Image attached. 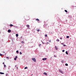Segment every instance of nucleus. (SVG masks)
I'll return each mask as SVG.
<instances>
[{
    "label": "nucleus",
    "mask_w": 76,
    "mask_h": 76,
    "mask_svg": "<svg viewBox=\"0 0 76 76\" xmlns=\"http://www.w3.org/2000/svg\"><path fill=\"white\" fill-rule=\"evenodd\" d=\"M43 74L45 75H47V74L46 72L44 73Z\"/></svg>",
    "instance_id": "obj_6"
},
{
    "label": "nucleus",
    "mask_w": 76,
    "mask_h": 76,
    "mask_svg": "<svg viewBox=\"0 0 76 76\" xmlns=\"http://www.w3.org/2000/svg\"><path fill=\"white\" fill-rule=\"evenodd\" d=\"M39 45H41V44H40Z\"/></svg>",
    "instance_id": "obj_41"
},
{
    "label": "nucleus",
    "mask_w": 76,
    "mask_h": 76,
    "mask_svg": "<svg viewBox=\"0 0 76 76\" xmlns=\"http://www.w3.org/2000/svg\"><path fill=\"white\" fill-rule=\"evenodd\" d=\"M3 64H4V62H3Z\"/></svg>",
    "instance_id": "obj_35"
},
{
    "label": "nucleus",
    "mask_w": 76,
    "mask_h": 76,
    "mask_svg": "<svg viewBox=\"0 0 76 76\" xmlns=\"http://www.w3.org/2000/svg\"><path fill=\"white\" fill-rule=\"evenodd\" d=\"M6 76H8V74H6Z\"/></svg>",
    "instance_id": "obj_28"
},
{
    "label": "nucleus",
    "mask_w": 76,
    "mask_h": 76,
    "mask_svg": "<svg viewBox=\"0 0 76 76\" xmlns=\"http://www.w3.org/2000/svg\"><path fill=\"white\" fill-rule=\"evenodd\" d=\"M21 43H22L23 44V41H22L21 42Z\"/></svg>",
    "instance_id": "obj_30"
},
{
    "label": "nucleus",
    "mask_w": 76,
    "mask_h": 76,
    "mask_svg": "<svg viewBox=\"0 0 76 76\" xmlns=\"http://www.w3.org/2000/svg\"><path fill=\"white\" fill-rule=\"evenodd\" d=\"M6 58H9V57H6Z\"/></svg>",
    "instance_id": "obj_36"
},
{
    "label": "nucleus",
    "mask_w": 76,
    "mask_h": 76,
    "mask_svg": "<svg viewBox=\"0 0 76 76\" xmlns=\"http://www.w3.org/2000/svg\"><path fill=\"white\" fill-rule=\"evenodd\" d=\"M16 58H14V60H16Z\"/></svg>",
    "instance_id": "obj_20"
},
{
    "label": "nucleus",
    "mask_w": 76,
    "mask_h": 76,
    "mask_svg": "<svg viewBox=\"0 0 76 76\" xmlns=\"http://www.w3.org/2000/svg\"><path fill=\"white\" fill-rule=\"evenodd\" d=\"M62 52H64V50H63Z\"/></svg>",
    "instance_id": "obj_29"
},
{
    "label": "nucleus",
    "mask_w": 76,
    "mask_h": 76,
    "mask_svg": "<svg viewBox=\"0 0 76 76\" xmlns=\"http://www.w3.org/2000/svg\"><path fill=\"white\" fill-rule=\"evenodd\" d=\"M65 66H68V64H65Z\"/></svg>",
    "instance_id": "obj_16"
},
{
    "label": "nucleus",
    "mask_w": 76,
    "mask_h": 76,
    "mask_svg": "<svg viewBox=\"0 0 76 76\" xmlns=\"http://www.w3.org/2000/svg\"><path fill=\"white\" fill-rule=\"evenodd\" d=\"M45 37H47V35L46 34V35H45Z\"/></svg>",
    "instance_id": "obj_23"
},
{
    "label": "nucleus",
    "mask_w": 76,
    "mask_h": 76,
    "mask_svg": "<svg viewBox=\"0 0 76 76\" xmlns=\"http://www.w3.org/2000/svg\"><path fill=\"white\" fill-rule=\"evenodd\" d=\"M63 46H64V47H66V45H64Z\"/></svg>",
    "instance_id": "obj_22"
},
{
    "label": "nucleus",
    "mask_w": 76,
    "mask_h": 76,
    "mask_svg": "<svg viewBox=\"0 0 76 76\" xmlns=\"http://www.w3.org/2000/svg\"><path fill=\"white\" fill-rule=\"evenodd\" d=\"M15 58H17V56H16L15 57Z\"/></svg>",
    "instance_id": "obj_40"
},
{
    "label": "nucleus",
    "mask_w": 76,
    "mask_h": 76,
    "mask_svg": "<svg viewBox=\"0 0 76 76\" xmlns=\"http://www.w3.org/2000/svg\"><path fill=\"white\" fill-rule=\"evenodd\" d=\"M16 53H17V54H18V53H19V51H18V50H17L16 51Z\"/></svg>",
    "instance_id": "obj_12"
},
{
    "label": "nucleus",
    "mask_w": 76,
    "mask_h": 76,
    "mask_svg": "<svg viewBox=\"0 0 76 76\" xmlns=\"http://www.w3.org/2000/svg\"><path fill=\"white\" fill-rule=\"evenodd\" d=\"M0 74H1V75H4V73L0 72Z\"/></svg>",
    "instance_id": "obj_7"
},
{
    "label": "nucleus",
    "mask_w": 76,
    "mask_h": 76,
    "mask_svg": "<svg viewBox=\"0 0 76 76\" xmlns=\"http://www.w3.org/2000/svg\"><path fill=\"white\" fill-rule=\"evenodd\" d=\"M3 53H4V54H5V52L4 51L3 52Z\"/></svg>",
    "instance_id": "obj_37"
},
{
    "label": "nucleus",
    "mask_w": 76,
    "mask_h": 76,
    "mask_svg": "<svg viewBox=\"0 0 76 76\" xmlns=\"http://www.w3.org/2000/svg\"><path fill=\"white\" fill-rule=\"evenodd\" d=\"M55 49H56V50H57L58 49V48H57V47L56 46L55 47Z\"/></svg>",
    "instance_id": "obj_9"
},
{
    "label": "nucleus",
    "mask_w": 76,
    "mask_h": 76,
    "mask_svg": "<svg viewBox=\"0 0 76 76\" xmlns=\"http://www.w3.org/2000/svg\"><path fill=\"white\" fill-rule=\"evenodd\" d=\"M60 39H62V37H60Z\"/></svg>",
    "instance_id": "obj_31"
},
{
    "label": "nucleus",
    "mask_w": 76,
    "mask_h": 76,
    "mask_svg": "<svg viewBox=\"0 0 76 76\" xmlns=\"http://www.w3.org/2000/svg\"><path fill=\"white\" fill-rule=\"evenodd\" d=\"M49 42H51V41H49Z\"/></svg>",
    "instance_id": "obj_42"
},
{
    "label": "nucleus",
    "mask_w": 76,
    "mask_h": 76,
    "mask_svg": "<svg viewBox=\"0 0 76 76\" xmlns=\"http://www.w3.org/2000/svg\"><path fill=\"white\" fill-rule=\"evenodd\" d=\"M8 32L9 33H10V32H11V30L10 29H9V30H8Z\"/></svg>",
    "instance_id": "obj_3"
},
{
    "label": "nucleus",
    "mask_w": 76,
    "mask_h": 76,
    "mask_svg": "<svg viewBox=\"0 0 76 76\" xmlns=\"http://www.w3.org/2000/svg\"><path fill=\"white\" fill-rule=\"evenodd\" d=\"M69 38V36H66L67 38Z\"/></svg>",
    "instance_id": "obj_15"
},
{
    "label": "nucleus",
    "mask_w": 76,
    "mask_h": 76,
    "mask_svg": "<svg viewBox=\"0 0 76 76\" xmlns=\"http://www.w3.org/2000/svg\"><path fill=\"white\" fill-rule=\"evenodd\" d=\"M61 44H62V45H64V43H62Z\"/></svg>",
    "instance_id": "obj_25"
},
{
    "label": "nucleus",
    "mask_w": 76,
    "mask_h": 76,
    "mask_svg": "<svg viewBox=\"0 0 76 76\" xmlns=\"http://www.w3.org/2000/svg\"><path fill=\"white\" fill-rule=\"evenodd\" d=\"M26 26H27V27H29V25H26Z\"/></svg>",
    "instance_id": "obj_11"
},
{
    "label": "nucleus",
    "mask_w": 76,
    "mask_h": 76,
    "mask_svg": "<svg viewBox=\"0 0 76 76\" xmlns=\"http://www.w3.org/2000/svg\"><path fill=\"white\" fill-rule=\"evenodd\" d=\"M31 75H32V74Z\"/></svg>",
    "instance_id": "obj_44"
},
{
    "label": "nucleus",
    "mask_w": 76,
    "mask_h": 76,
    "mask_svg": "<svg viewBox=\"0 0 76 76\" xmlns=\"http://www.w3.org/2000/svg\"><path fill=\"white\" fill-rule=\"evenodd\" d=\"M3 56V55H2V54H1V53H0V56Z\"/></svg>",
    "instance_id": "obj_19"
},
{
    "label": "nucleus",
    "mask_w": 76,
    "mask_h": 76,
    "mask_svg": "<svg viewBox=\"0 0 76 76\" xmlns=\"http://www.w3.org/2000/svg\"><path fill=\"white\" fill-rule=\"evenodd\" d=\"M35 20H37V21H39V19H36Z\"/></svg>",
    "instance_id": "obj_5"
},
{
    "label": "nucleus",
    "mask_w": 76,
    "mask_h": 76,
    "mask_svg": "<svg viewBox=\"0 0 76 76\" xmlns=\"http://www.w3.org/2000/svg\"><path fill=\"white\" fill-rule=\"evenodd\" d=\"M32 60L34 61V62H36V59L35 58H32Z\"/></svg>",
    "instance_id": "obj_1"
},
{
    "label": "nucleus",
    "mask_w": 76,
    "mask_h": 76,
    "mask_svg": "<svg viewBox=\"0 0 76 76\" xmlns=\"http://www.w3.org/2000/svg\"><path fill=\"white\" fill-rule=\"evenodd\" d=\"M66 54H67V55L68 54V52H67V51H66Z\"/></svg>",
    "instance_id": "obj_13"
},
{
    "label": "nucleus",
    "mask_w": 76,
    "mask_h": 76,
    "mask_svg": "<svg viewBox=\"0 0 76 76\" xmlns=\"http://www.w3.org/2000/svg\"><path fill=\"white\" fill-rule=\"evenodd\" d=\"M65 12H66V13H67L68 12L66 10H65Z\"/></svg>",
    "instance_id": "obj_14"
},
{
    "label": "nucleus",
    "mask_w": 76,
    "mask_h": 76,
    "mask_svg": "<svg viewBox=\"0 0 76 76\" xmlns=\"http://www.w3.org/2000/svg\"><path fill=\"white\" fill-rule=\"evenodd\" d=\"M15 67H17V65H15Z\"/></svg>",
    "instance_id": "obj_38"
},
{
    "label": "nucleus",
    "mask_w": 76,
    "mask_h": 76,
    "mask_svg": "<svg viewBox=\"0 0 76 76\" xmlns=\"http://www.w3.org/2000/svg\"><path fill=\"white\" fill-rule=\"evenodd\" d=\"M9 67H10V66H9Z\"/></svg>",
    "instance_id": "obj_45"
},
{
    "label": "nucleus",
    "mask_w": 76,
    "mask_h": 76,
    "mask_svg": "<svg viewBox=\"0 0 76 76\" xmlns=\"http://www.w3.org/2000/svg\"><path fill=\"white\" fill-rule=\"evenodd\" d=\"M42 43L43 44H44V42H42Z\"/></svg>",
    "instance_id": "obj_33"
},
{
    "label": "nucleus",
    "mask_w": 76,
    "mask_h": 76,
    "mask_svg": "<svg viewBox=\"0 0 76 76\" xmlns=\"http://www.w3.org/2000/svg\"><path fill=\"white\" fill-rule=\"evenodd\" d=\"M16 69H18V67H16Z\"/></svg>",
    "instance_id": "obj_34"
},
{
    "label": "nucleus",
    "mask_w": 76,
    "mask_h": 76,
    "mask_svg": "<svg viewBox=\"0 0 76 76\" xmlns=\"http://www.w3.org/2000/svg\"><path fill=\"white\" fill-rule=\"evenodd\" d=\"M22 38V37H21V38Z\"/></svg>",
    "instance_id": "obj_47"
},
{
    "label": "nucleus",
    "mask_w": 76,
    "mask_h": 76,
    "mask_svg": "<svg viewBox=\"0 0 76 76\" xmlns=\"http://www.w3.org/2000/svg\"><path fill=\"white\" fill-rule=\"evenodd\" d=\"M22 38V37H21V38Z\"/></svg>",
    "instance_id": "obj_46"
},
{
    "label": "nucleus",
    "mask_w": 76,
    "mask_h": 76,
    "mask_svg": "<svg viewBox=\"0 0 76 76\" xmlns=\"http://www.w3.org/2000/svg\"><path fill=\"white\" fill-rule=\"evenodd\" d=\"M37 31H38V32H39V29H38L37 30Z\"/></svg>",
    "instance_id": "obj_21"
},
{
    "label": "nucleus",
    "mask_w": 76,
    "mask_h": 76,
    "mask_svg": "<svg viewBox=\"0 0 76 76\" xmlns=\"http://www.w3.org/2000/svg\"><path fill=\"white\" fill-rule=\"evenodd\" d=\"M25 69H28V67H25L24 68Z\"/></svg>",
    "instance_id": "obj_17"
},
{
    "label": "nucleus",
    "mask_w": 76,
    "mask_h": 76,
    "mask_svg": "<svg viewBox=\"0 0 76 76\" xmlns=\"http://www.w3.org/2000/svg\"><path fill=\"white\" fill-rule=\"evenodd\" d=\"M19 35H18V34H16V36L17 37H18Z\"/></svg>",
    "instance_id": "obj_8"
},
{
    "label": "nucleus",
    "mask_w": 76,
    "mask_h": 76,
    "mask_svg": "<svg viewBox=\"0 0 76 76\" xmlns=\"http://www.w3.org/2000/svg\"><path fill=\"white\" fill-rule=\"evenodd\" d=\"M47 60V58H43L42 59V60Z\"/></svg>",
    "instance_id": "obj_4"
},
{
    "label": "nucleus",
    "mask_w": 76,
    "mask_h": 76,
    "mask_svg": "<svg viewBox=\"0 0 76 76\" xmlns=\"http://www.w3.org/2000/svg\"><path fill=\"white\" fill-rule=\"evenodd\" d=\"M59 71L60 73H62V74H64V73L63 72V71L62 70H59Z\"/></svg>",
    "instance_id": "obj_2"
},
{
    "label": "nucleus",
    "mask_w": 76,
    "mask_h": 76,
    "mask_svg": "<svg viewBox=\"0 0 76 76\" xmlns=\"http://www.w3.org/2000/svg\"><path fill=\"white\" fill-rule=\"evenodd\" d=\"M10 26L11 27V26H13V25L12 24H10Z\"/></svg>",
    "instance_id": "obj_10"
},
{
    "label": "nucleus",
    "mask_w": 76,
    "mask_h": 76,
    "mask_svg": "<svg viewBox=\"0 0 76 76\" xmlns=\"http://www.w3.org/2000/svg\"><path fill=\"white\" fill-rule=\"evenodd\" d=\"M54 57H57V56H55V55H54Z\"/></svg>",
    "instance_id": "obj_32"
},
{
    "label": "nucleus",
    "mask_w": 76,
    "mask_h": 76,
    "mask_svg": "<svg viewBox=\"0 0 76 76\" xmlns=\"http://www.w3.org/2000/svg\"><path fill=\"white\" fill-rule=\"evenodd\" d=\"M61 63H64V61H61Z\"/></svg>",
    "instance_id": "obj_18"
},
{
    "label": "nucleus",
    "mask_w": 76,
    "mask_h": 76,
    "mask_svg": "<svg viewBox=\"0 0 76 76\" xmlns=\"http://www.w3.org/2000/svg\"><path fill=\"white\" fill-rule=\"evenodd\" d=\"M47 44H49V43H48V42H47Z\"/></svg>",
    "instance_id": "obj_39"
},
{
    "label": "nucleus",
    "mask_w": 76,
    "mask_h": 76,
    "mask_svg": "<svg viewBox=\"0 0 76 76\" xmlns=\"http://www.w3.org/2000/svg\"><path fill=\"white\" fill-rule=\"evenodd\" d=\"M20 54H22V53H21V52H20Z\"/></svg>",
    "instance_id": "obj_26"
},
{
    "label": "nucleus",
    "mask_w": 76,
    "mask_h": 76,
    "mask_svg": "<svg viewBox=\"0 0 76 76\" xmlns=\"http://www.w3.org/2000/svg\"><path fill=\"white\" fill-rule=\"evenodd\" d=\"M14 27H15V26H14Z\"/></svg>",
    "instance_id": "obj_43"
},
{
    "label": "nucleus",
    "mask_w": 76,
    "mask_h": 76,
    "mask_svg": "<svg viewBox=\"0 0 76 76\" xmlns=\"http://www.w3.org/2000/svg\"><path fill=\"white\" fill-rule=\"evenodd\" d=\"M6 67V66L5 65H4V67L5 68Z\"/></svg>",
    "instance_id": "obj_27"
},
{
    "label": "nucleus",
    "mask_w": 76,
    "mask_h": 76,
    "mask_svg": "<svg viewBox=\"0 0 76 76\" xmlns=\"http://www.w3.org/2000/svg\"><path fill=\"white\" fill-rule=\"evenodd\" d=\"M56 41H59V39H57Z\"/></svg>",
    "instance_id": "obj_24"
}]
</instances>
